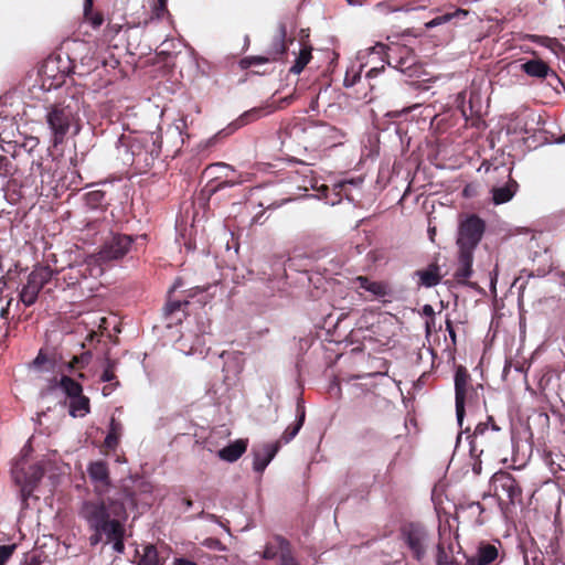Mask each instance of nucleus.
<instances>
[{
	"label": "nucleus",
	"mask_w": 565,
	"mask_h": 565,
	"mask_svg": "<svg viewBox=\"0 0 565 565\" xmlns=\"http://www.w3.org/2000/svg\"><path fill=\"white\" fill-rule=\"evenodd\" d=\"M134 493L128 490H116L111 494H96L85 500L79 509V516L89 529L109 531L127 519V508L135 507Z\"/></svg>",
	"instance_id": "nucleus-1"
},
{
	"label": "nucleus",
	"mask_w": 565,
	"mask_h": 565,
	"mask_svg": "<svg viewBox=\"0 0 565 565\" xmlns=\"http://www.w3.org/2000/svg\"><path fill=\"white\" fill-rule=\"evenodd\" d=\"M84 103L83 93L76 88H67L64 95L45 106V122L54 147L62 145L72 130L75 134L79 131Z\"/></svg>",
	"instance_id": "nucleus-2"
},
{
	"label": "nucleus",
	"mask_w": 565,
	"mask_h": 565,
	"mask_svg": "<svg viewBox=\"0 0 565 565\" xmlns=\"http://www.w3.org/2000/svg\"><path fill=\"white\" fill-rule=\"evenodd\" d=\"M486 232V222L476 214H470L460 220L457 232L456 244L457 269L455 279L462 285L468 284L473 269V254Z\"/></svg>",
	"instance_id": "nucleus-3"
},
{
	"label": "nucleus",
	"mask_w": 565,
	"mask_h": 565,
	"mask_svg": "<svg viewBox=\"0 0 565 565\" xmlns=\"http://www.w3.org/2000/svg\"><path fill=\"white\" fill-rule=\"evenodd\" d=\"M401 546L417 563H424L433 545L428 529L420 522H405L398 529Z\"/></svg>",
	"instance_id": "nucleus-4"
},
{
	"label": "nucleus",
	"mask_w": 565,
	"mask_h": 565,
	"mask_svg": "<svg viewBox=\"0 0 565 565\" xmlns=\"http://www.w3.org/2000/svg\"><path fill=\"white\" fill-rule=\"evenodd\" d=\"M481 399H483V385H473L468 370L458 365L455 372V404L456 416L460 426H462L466 406L478 407Z\"/></svg>",
	"instance_id": "nucleus-5"
},
{
	"label": "nucleus",
	"mask_w": 565,
	"mask_h": 565,
	"mask_svg": "<svg viewBox=\"0 0 565 565\" xmlns=\"http://www.w3.org/2000/svg\"><path fill=\"white\" fill-rule=\"evenodd\" d=\"M127 148L131 154L130 164L140 172L147 171L161 153V136L157 132H150L141 137H135L128 142Z\"/></svg>",
	"instance_id": "nucleus-6"
},
{
	"label": "nucleus",
	"mask_w": 565,
	"mask_h": 565,
	"mask_svg": "<svg viewBox=\"0 0 565 565\" xmlns=\"http://www.w3.org/2000/svg\"><path fill=\"white\" fill-rule=\"evenodd\" d=\"M490 490L497 498L501 510L510 505L521 504L522 488L519 481L508 471L495 472L490 480Z\"/></svg>",
	"instance_id": "nucleus-7"
},
{
	"label": "nucleus",
	"mask_w": 565,
	"mask_h": 565,
	"mask_svg": "<svg viewBox=\"0 0 565 565\" xmlns=\"http://www.w3.org/2000/svg\"><path fill=\"white\" fill-rule=\"evenodd\" d=\"M502 439L501 428L495 424L492 416H488L487 422L479 423L470 441L471 451L479 450L483 454L484 450H492L497 448Z\"/></svg>",
	"instance_id": "nucleus-8"
},
{
	"label": "nucleus",
	"mask_w": 565,
	"mask_h": 565,
	"mask_svg": "<svg viewBox=\"0 0 565 565\" xmlns=\"http://www.w3.org/2000/svg\"><path fill=\"white\" fill-rule=\"evenodd\" d=\"M56 274L50 266H36L29 274L26 284L20 292V300L26 306H32L39 296L40 290L52 280Z\"/></svg>",
	"instance_id": "nucleus-9"
},
{
	"label": "nucleus",
	"mask_w": 565,
	"mask_h": 565,
	"mask_svg": "<svg viewBox=\"0 0 565 565\" xmlns=\"http://www.w3.org/2000/svg\"><path fill=\"white\" fill-rule=\"evenodd\" d=\"M135 238L127 234H114L105 241L96 254L99 263H108L122 259L131 249Z\"/></svg>",
	"instance_id": "nucleus-10"
},
{
	"label": "nucleus",
	"mask_w": 565,
	"mask_h": 565,
	"mask_svg": "<svg viewBox=\"0 0 565 565\" xmlns=\"http://www.w3.org/2000/svg\"><path fill=\"white\" fill-rule=\"evenodd\" d=\"M55 166L54 159L50 154L39 157V164L35 170L40 174V180L35 195L49 198L56 189Z\"/></svg>",
	"instance_id": "nucleus-11"
},
{
	"label": "nucleus",
	"mask_w": 565,
	"mask_h": 565,
	"mask_svg": "<svg viewBox=\"0 0 565 565\" xmlns=\"http://www.w3.org/2000/svg\"><path fill=\"white\" fill-rule=\"evenodd\" d=\"M212 168H221L226 170V172L223 174V177L225 178L223 181H218V179L221 178L220 175L207 182V184L205 185V190L207 191L210 196L225 188H232L244 182L242 173L236 172V170L230 164H226L224 162H217L209 167V169Z\"/></svg>",
	"instance_id": "nucleus-12"
},
{
	"label": "nucleus",
	"mask_w": 565,
	"mask_h": 565,
	"mask_svg": "<svg viewBox=\"0 0 565 565\" xmlns=\"http://www.w3.org/2000/svg\"><path fill=\"white\" fill-rule=\"evenodd\" d=\"M88 477L94 486L96 494H109L108 490L111 486L108 463L104 460L90 462L87 468Z\"/></svg>",
	"instance_id": "nucleus-13"
},
{
	"label": "nucleus",
	"mask_w": 565,
	"mask_h": 565,
	"mask_svg": "<svg viewBox=\"0 0 565 565\" xmlns=\"http://www.w3.org/2000/svg\"><path fill=\"white\" fill-rule=\"evenodd\" d=\"M262 556L264 559H274L279 556V564H282L284 559L292 557L294 553L291 544L287 539L280 535H275L266 543Z\"/></svg>",
	"instance_id": "nucleus-14"
},
{
	"label": "nucleus",
	"mask_w": 565,
	"mask_h": 565,
	"mask_svg": "<svg viewBox=\"0 0 565 565\" xmlns=\"http://www.w3.org/2000/svg\"><path fill=\"white\" fill-rule=\"evenodd\" d=\"M280 448V441L263 444L253 448V469L263 473L269 462L274 459Z\"/></svg>",
	"instance_id": "nucleus-15"
},
{
	"label": "nucleus",
	"mask_w": 565,
	"mask_h": 565,
	"mask_svg": "<svg viewBox=\"0 0 565 565\" xmlns=\"http://www.w3.org/2000/svg\"><path fill=\"white\" fill-rule=\"evenodd\" d=\"M25 161L30 163L29 172L25 173L19 169L18 177H14V183L18 184L21 189L28 190L30 194H35L40 180V174L35 170L39 164V158L34 159L31 153H28Z\"/></svg>",
	"instance_id": "nucleus-16"
},
{
	"label": "nucleus",
	"mask_w": 565,
	"mask_h": 565,
	"mask_svg": "<svg viewBox=\"0 0 565 565\" xmlns=\"http://www.w3.org/2000/svg\"><path fill=\"white\" fill-rule=\"evenodd\" d=\"M520 68L526 75L541 79L546 78L550 74L556 75L555 72L548 66V64L541 58L529 60L521 64Z\"/></svg>",
	"instance_id": "nucleus-17"
},
{
	"label": "nucleus",
	"mask_w": 565,
	"mask_h": 565,
	"mask_svg": "<svg viewBox=\"0 0 565 565\" xmlns=\"http://www.w3.org/2000/svg\"><path fill=\"white\" fill-rule=\"evenodd\" d=\"M498 548L489 543H481L476 556L467 559V565H489L498 557Z\"/></svg>",
	"instance_id": "nucleus-18"
},
{
	"label": "nucleus",
	"mask_w": 565,
	"mask_h": 565,
	"mask_svg": "<svg viewBox=\"0 0 565 565\" xmlns=\"http://www.w3.org/2000/svg\"><path fill=\"white\" fill-rule=\"evenodd\" d=\"M354 284H356L358 288L369 291L374 297H385L390 294V287L386 282L373 281L366 276H358L354 279Z\"/></svg>",
	"instance_id": "nucleus-19"
},
{
	"label": "nucleus",
	"mask_w": 565,
	"mask_h": 565,
	"mask_svg": "<svg viewBox=\"0 0 565 565\" xmlns=\"http://www.w3.org/2000/svg\"><path fill=\"white\" fill-rule=\"evenodd\" d=\"M518 189L519 183L514 179L509 178L504 185L491 190L493 203L499 205L509 202L515 195Z\"/></svg>",
	"instance_id": "nucleus-20"
},
{
	"label": "nucleus",
	"mask_w": 565,
	"mask_h": 565,
	"mask_svg": "<svg viewBox=\"0 0 565 565\" xmlns=\"http://www.w3.org/2000/svg\"><path fill=\"white\" fill-rule=\"evenodd\" d=\"M247 449V440L237 439L218 451L222 460L234 462L238 460Z\"/></svg>",
	"instance_id": "nucleus-21"
},
{
	"label": "nucleus",
	"mask_w": 565,
	"mask_h": 565,
	"mask_svg": "<svg viewBox=\"0 0 565 565\" xmlns=\"http://www.w3.org/2000/svg\"><path fill=\"white\" fill-rule=\"evenodd\" d=\"M415 275L419 277V284L427 288L438 285L441 280L440 268L436 263L430 264L426 269L417 270Z\"/></svg>",
	"instance_id": "nucleus-22"
},
{
	"label": "nucleus",
	"mask_w": 565,
	"mask_h": 565,
	"mask_svg": "<svg viewBox=\"0 0 565 565\" xmlns=\"http://www.w3.org/2000/svg\"><path fill=\"white\" fill-rule=\"evenodd\" d=\"M306 418V412L305 407L300 404L297 405V419L294 424L289 425L282 433L280 439L278 441H282L285 444H288L291 441L299 430L301 429Z\"/></svg>",
	"instance_id": "nucleus-23"
},
{
	"label": "nucleus",
	"mask_w": 565,
	"mask_h": 565,
	"mask_svg": "<svg viewBox=\"0 0 565 565\" xmlns=\"http://www.w3.org/2000/svg\"><path fill=\"white\" fill-rule=\"evenodd\" d=\"M287 52L286 44V26L284 24L279 28L278 35L274 39L268 56L270 62L277 61L280 56L285 55Z\"/></svg>",
	"instance_id": "nucleus-24"
},
{
	"label": "nucleus",
	"mask_w": 565,
	"mask_h": 565,
	"mask_svg": "<svg viewBox=\"0 0 565 565\" xmlns=\"http://www.w3.org/2000/svg\"><path fill=\"white\" fill-rule=\"evenodd\" d=\"M458 509L467 513L471 522L476 525L483 524L482 514L484 512L483 505L478 501H466L459 504Z\"/></svg>",
	"instance_id": "nucleus-25"
},
{
	"label": "nucleus",
	"mask_w": 565,
	"mask_h": 565,
	"mask_svg": "<svg viewBox=\"0 0 565 565\" xmlns=\"http://www.w3.org/2000/svg\"><path fill=\"white\" fill-rule=\"evenodd\" d=\"M89 412H90V402L86 395L82 394L78 397H74V398L70 399L68 414L72 417H84Z\"/></svg>",
	"instance_id": "nucleus-26"
},
{
	"label": "nucleus",
	"mask_w": 565,
	"mask_h": 565,
	"mask_svg": "<svg viewBox=\"0 0 565 565\" xmlns=\"http://www.w3.org/2000/svg\"><path fill=\"white\" fill-rule=\"evenodd\" d=\"M58 387L68 397V399L78 397L83 394L82 384L68 375L61 376Z\"/></svg>",
	"instance_id": "nucleus-27"
},
{
	"label": "nucleus",
	"mask_w": 565,
	"mask_h": 565,
	"mask_svg": "<svg viewBox=\"0 0 565 565\" xmlns=\"http://www.w3.org/2000/svg\"><path fill=\"white\" fill-rule=\"evenodd\" d=\"M166 558L160 556L157 547L152 544L145 546L143 553L137 565H164Z\"/></svg>",
	"instance_id": "nucleus-28"
},
{
	"label": "nucleus",
	"mask_w": 565,
	"mask_h": 565,
	"mask_svg": "<svg viewBox=\"0 0 565 565\" xmlns=\"http://www.w3.org/2000/svg\"><path fill=\"white\" fill-rule=\"evenodd\" d=\"M469 11L465 9H456L454 12H447L445 14L438 15L430 21H428L425 25L427 29H433L435 26L445 24L447 22L452 21L454 19H465L468 17Z\"/></svg>",
	"instance_id": "nucleus-29"
},
{
	"label": "nucleus",
	"mask_w": 565,
	"mask_h": 565,
	"mask_svg": "<svg viewBox=\"0 0 565 565\" xmlns=\"http://www.w3.org/2000/svg\"><path fill=\"white\" fill-rule=\"evenodd\" d=\"M311 51L312 47L310 45L301 44V49L296 57L295 64L290 67L289 72L292 74H300L312 58Z\"/></svg>",
	"instance_id": "nucleus-30"
},
{
	"label": "nucleus",
	"mask_w": 565,
	"mask_h": 565,
	"mask_svg": "<svg viewBox=\"0 0 565 565\" xmlns=\"http://www.w3.org/2000/svg\"><path fill=\"white\" fill-rule=\"evenodd\" d=\"M84 19L94 29L99 28L104 23V15L100 11L94 10L93 0H84Z\"/></svg>",
	"instance_id": "nucleus-31"
},
{
	"label": "nucleus",
	"mask_w": 565,
	"mask_h": 565,
	"mask_svg": "<svg viewBox=\"0 0 565 565\" xmlns=\"http://www.w3.org/2000/svg\"><path fill=\"white\" fill-rule=\"evenodd\" d=\"M109 537L106 543H113V548L117 553H124L125 551V543H124V536H125V527L124 524L120 523L117 526H111L108 531Z\"/></svg>",
	"instance_id": "nucleus-32"
},
{
	"label": "nucleus",
	"mask_w": 565,
	"mask_h": 565,
	"mask_svg": "<svg viewBox=\"0 0 565 565\" xmlns=\"http://www.w3.org/2000/svg\"><path fill=\"white\" fill-rule=\"evenodd\" d=\"M269 111H266V108L264 107H255V108H252L249 110H246L245 113H243L235 121H234V125L237 127V128H241L245 125H248L253 121H256L258 120L259 118H262L265 114H268Z\"/></svg>",
	"instance_id": "nucleus-33"
},
{
	"label": "nucleus",
	"mask_w": 565,
	"mask_h": 565,
	"mask_svg": "<svg viewBox=\"0 0 565 565\" xmlns=\"http://www.w3.org/2000/svg\"><path fill=\"white\" fill-rule=\"evenodd\" d=\"M120 434L121 424L116 422V419L113 417L109 425V431L104 441L105 447L114 450L118 446Z\"/></svg>",
	"instance_id": "nucleus-34"
},
{
	"label": "nucleus",
	"mask_w": 565,
	"mask_h": 565,
	"mask_svg": "<svg viewBox=\"0 0 565 565\" xmlns=\"http://www.w3.org/2000/svg\"><path fill=\"white\" fill-rule=\"evenodd\" d=\"M84 201L89 209L102 207L106 202V192L102 190L89 191L84 195Z\"/></svg>",
	"instance_id": "nucleus-35"
},
{
	"label": "nucleus",
	"mask_w": 565,
	"mask_h": 565,
	"mask_svg": "<svg viewBox=\"0 0 565 565\" xmlns=\"http://www.w3.org/2000/svg\"><path fill=\"white\" fill-rule=\"evenodd\" d=\"M19 169L13 160L0 154V177L1 178H11L14 183V177H18Z\"/></svg>",
	"instance_id": "nucleus-36"
},
{
	"label": "nucleus",
	"mask_w": 565,
	"mask_h": 565,
	"mask_svg": "<svg viewBox=\"0 0 565 565\" xmlns=\"http://www.w3.org/2000/svg\"><path fill=\"white\" fill-rule=\"evenodd\" d=\"M92 359H93V354L90 351H85V352L81 353L79 355H74L67 364V370L68 371L83 370L90 363Z\"/></svg>",
	"instance_id": "nucleus-37"
},
{
	"label": "nucleus",
	"mask_w": 565,
	"mask_h": 565,
	"mask_svg": "<svg viewBox=\"0 0 565 565\" xmlns=\"http://www.w3.org/2000/svg\"><path fill=\"white\" fill-rule=\"evenodd\" d=\"M116 364L117 362L115 360H111L109 358L106 359L105 367L100 375L102 382L114 383L116 381H119L115 373Z\"/></svg>",
	"instance_id": "nucleus-38"
},
{
	"label": "nucleus",
	"mask_w": 565,
	"mask_h": 565,
	"mask_svg": "<svg viewBox=\"0 0 565 565\" xmlns=\"http://www.w3.org/2000/svg\"><path fill=\"white\" fill-rule=\"evenodd\" d=\"M391 47L383 44V43H376L371 49V54H376L382 61H385L387 65H392L391 61V54H390Z\"/></svg>",
	"instance_id": "nucleus-39"
},
{
	"label": "nucleus",
	"mask_w": 565,
	"mask_h": 565,
	"mask_svg": "<svg viewBox=\"0 0 565 565\" xmlns=\"http://www.w3.org/2000/svg\"><path fill=\"white\" fill-rule=\"evenodd\" d=\"M189 305V301L188 300H172V299H169L166 307H164V310H166V315L167 316H172L174 315L175 312L178 311H181L183 310L186 306Z\"/></svg>",
	"instance_id": "nucleus-40"
},
{
	"label": "nucleus",
	"mask_w": 565,
	"mask_h": 565,
	"mask_svg": "<svg viewBox=\"0 0 565 565\" xmlns=\"http://www.w3.org/2000/svg\"><path fill=\"white\" fill-rule=\"evenodd\" d=\"M269 62H270V58L265 57V56H246L239 61V67L242 70H247V68L252 67L253 65L264 64V63H269Z\"/></svg>",
	"instance_id": "nucleus-41"
},
{
	"label": "nucleus",
	"mask_w": 565,
	"mask_h": 565,
	"mask_svg": "<svg viewBox=\"0 0 565 565\" xmlns=\"http://www.w3.org/2000/svg\"><path fill=\"white\" fill-rule=\"evenodd\" d=\"M436 562L437 565H455L441 542L437 544Z\"/></svg>",
	"instance_id": "nucleus-42"
},
{
	"label": "nucleus",
	"mask_w": 565,
	"mask_h": 565,
	"mask_svg": "<svg viewBox=\"0 0 565 565\" xmlns=\"http://www.w3.org/2000/svg\"><path fill=\"white\" fill-rule=\"evenodd\" d=\"M548 458L550 470L553 475H556L559 471H565V456L556 455L558 461H555L551 456Z\"/></svg>",
	"instance_id": "nucleus-43"
},
{
	"label": "nucleus",
	"mask_w": 565,
	"mask_h": 565,
	"mask_svg": "<svg viewBox=\"0 0 565 565\" xmlns=\"http://www.w3.org/2000/svg\"><path fill=\"white\" fill-rule=\"evenodd\" d=\"M15 544L0 546V565H4L15 551Z\"/></svg>",
	"instance_id": "nucleus-44"
},
{
	"label": "nucleus",
	"mask_w": 565,
	"mask_h": 565,
	"mask_svg": "<svg viewBox=\"0 0 565 565\" xmlns=\"http://www.w3.org/2000/svg\"><path fill=\"white\" fill-rule=\"evenodd\" d=\"M94 533L89 536V543L92 546L97 545L102 540L103 536H106V541H108L109 533L108 531H103L99 529H90Z\"/></svg>",
	"instance_id": "nucleus-45"
},
{
	"label": "nucleus",
	"mask_w": 565,
	"mask_h": 565,
	"mask_svg": "<svg viewBox=\"0 0 565 565\" xmlns=\"http://www.w3.org/2000/svg\"><path fill=\"white\" fill-rule=\"evenodd\" d=\"M47 362H49V358H47L46 353L44 352V350L41 349L39 351L38 355L35 356V359L32 361V365H33V367L41 370L43 367V365L46 364Z\"/></svg>",
	"instance_id": "nucleus-46"
},
{
	"label": "nucleus",
	"mask_w": 565,
	"mask_h": 565,
	"mask_svg": "<svg viewBox=\"0 0 565 565\" xmlns=\"http://www.w3.org/2000/svg\"><path fill=\"white\" fill-rule=\"evenodd\" d=\"M361 79L360 72H347L343 84L345 87L354 86Z\"/></svg>",
	"instance_id": "nucleus-47"
},
{
	"label": "nucleus",
	"mask_w": 565,
	"mask_h": 565,
	"mask_svg": "<svg viewBox=\"0 0 565 565\" xmlns=\"http://www.w3.org/2000/svg\"><path fill=\"white\" fill-rule=\"evenodd\" d=\"M167 2L168 0H157L153 11L157 19H161L166 13H168Z\"/></svg>",
	"instance_id": "nucleus-48"
},
{
	"label": "nucleus",
	"mask_w": 565,
	"mask_h": 565,
	"mask_svg": "<svg viewBox=\"0 0 565 565\" xmlns=\"http://www.w3.org/2000/svg\"><path fill=\"white\" fill-rule=\"evenodd\" d=\"M204 545L212 550L225 551V546L218 539H213V537L206 539L204 541Z\"/></svg>",
	"instance_id": "nucleus-49"
},
{
	"label": "nucleus",
	"mask_w": 565,
	"mask_h": 565,
	"mask_svg": "<svg viewBox=\"0 0 565 565\" xmlns=\"http://www.w3.org/2000/svg\"><path fill=\"white\" fill-rule=\"evenodd\" d=\"M329 129V126L326 124H315L308 127L305 131L310 136H316L320 130L326 131Z\"/></svg>",
	"instance_id": "nucleus-50"
},
{
	"label": "nucleus",
	"mask_w": 565,
	"mask_h": 565,
	"mask_svg": "<svg viewBox=\"0 0 565 565\" xmlns=\"http://www.w3.org/2000/svg\"><path fill=\"white\" fill-rule=\"evenodd\" d=\"M535 38V41L539 42L541 45H544L546 47H553L554 45L557 44V40L556 39H551V38H547V36H534Z\"/></svg>",
	"instance_id": "nucleus-51"
},
{
	"label": "nucleus",
	"mask_w": 565,
	"mask_h": 565,
	"mask_svg": "<svg viewBox=\"0 0 565 565\" xmlns=\"http://www.w3.org/2000/svg\"><path fill=\"white\" fill-rule=\"evenodd\" d=\"M120 386V382L119 381H116L114 383H108L106 384L102 392H103V395L104 396H108L110 395L116 388H118Z\"/></svg>",
	"instance_id": "nucleus-52"
},
{
	"label": "nucleus",
	"mask_w": 565,
	"mask_h": 565,
	"mask_svg": "<svg viewBox=\"0 0 565 565\" xmlns=\"http://www.w3.org/2000/svg\"><path fill=\"white\" fill-rule=\"evenodd\" d=\"M446 330L448 331L451 342L455 345L456 344V331H455L452 321L450 319H446Z\"/></svg>",
	"instance_id": "nucleus-53"
},
{
	"label": "nucleus",
	"mask_w": 565,
	"mask_h": 565,
	"mask_svg": "<svg viewBox=\"0 0 565 565\" xmlns=\"http://www.w3.org/2000/svg\"><path fill=\"white\" fill-rule=\"evenodd\" d=\"M288 200H281L280 202H273L267 205L265 203H259V206L265 207L267 210H274L280 207L284 203H286Z\"/></svg>",
	"instance_id": "nucleus-54"
},
{
	"label": "nucleus",
	"mask_w": 565,
	"mask_h": 565,
	"mask_svg": "<svg viewBox=\"0 0 565 565\" xmlns=\"http://www.w3.org/2000/svg\"><path fill=\"white\" fill-rule=\"evenodd\" d=\"M382 71H384V65H382L381 67H372L367 71L366 77L367 78L376 77Z\"/></svg>",
	"instance_id": "nucleus-55"
},
{
	"label": "nucleus",
	"mask_w": 565,
	"mask_h": 565,
	"mask_svg": "<svg viewBox=\"0 0 565 565\" xmlns=\"http://www.w3.org/2000/svg\"><path fill=\"white\" fill-rule=\"evenodd\" d=\"M11 301H12V299H10L7 302V306L2 307L1 310H0V318L3 319V320H8V318H9Z\"/></svg>",
	"instance_id": "nucleus-56"
},
{
	"label": "nucleus",
	"mask_w": 565,
	"mask_h": 565,
	"mask_svg": "<svg viewBox=\"0 0 565 565\" xmlns=\"http://www.w3.org/2000/svg\"><path fill=\"white\" fill-rule=\"evenodd\" d=\"M20 565H41V562L38 557L32 556L29 558H25L24 562H22Z\"/></svg>",
	"instance_id": "nucleus-57"
},
{
	"label": "nucleus",
	"mask_w": 565,
	"mask_h": 565,
	"mask_svg": "<svg viewBox=\"0 0 565 565\" xmlns=\"http://www.w3.org/2000/svg\"><path fill=\"white\" fill-rule=\"evenodd\" d=\"M423 312H424V315H426V316H428L430 318H434L435 311H434V308L430 305H425L424 308H423Z\"/></svg>",
	"instance_id": "nucleus-58"
},
{
	"label": "nucleus",
	"mask_w": 565,
	"mask_h": 565,
	"mask_svg": "<svg viewBox=\"0 0 565 565\" xmlns=\"http://www.w3.org/2000/svg\"><path fill=\"white\" fill-rule=\"evenodd\" d=\"M278 565H301L297 558L295 556L290 557V558H285L284 559V563L282 564H278Z\"/></svg>",
	"instance_id": "nucleus-59"
},
{
	"label": "nucleus",
	"mask_w": 565,
	"mask_h": 565,
	"mask_svg": "<svg viewBox=\"0 0 565 565\" xmlns=\"http://www.w3.org/2000/svg\"><path fill=\"white\" fill-rule=\"evenodd\" d=\"M175 565H196V563L185 559V558H178L175 561Z\"/></svg>",
	"instance_id": "nucleus-60"
},
{
	"label": "nucleus",
	"mask_w": 565,
	"mask_h": 565,
	"mask_svg": "<svg viewBox=\"0 0 565 565\" xmlns=\"http://www.w3.org/2000/svg\"><path fill=\"white\" fill-rule=\"evenodd\" d=\"M88 266H89V264L82 265L81 267H78V268L76 269V271H77L81 276L86 277V271L88 270Z\"/></svg>",
	"instance_id": "nucleus-61"
},
{
	"label": "nucleus",
	"mask_w": 565,
	"mask_h": 565,
	"mask_svg": "<svg viewBox=\"0 0 565 565\" xmlns=\"http://www.w3.org/2000/svg\"><path fill=\"white\" fill-rule=\"evenodd\" d=\"M435 326V318H430V320L426 321V331L430 333L431 328Z\"/></svg>",
	"instance_id": "nucleus-62"
},
{
	"label": "nucleus",
	"mask_w": 565,
	"mask_h": 565,
	"mask_svg": "<svg viewBox=\"0 0 565 565\" xmlns=\"http://www.w3.org/2000/svg\"><path fill=\"white\" fill-rule=\"evenodd\" d=\"M407 60L404 58V57H401L398 63L394 66L395 68H398L401 71H403L405 64H406Z\"/></svg>",
	"instance_id": "nucleus-63"
},
{
	"label": "nucleus",
	"mask_w": 565,
	"mask_h": 565,
	"mask_svg": "<svg viewBox=\"0 0 565 565\" xmlns=\"http://www.w3.org/2000/svg\"><path fill=\"white\" fill-rule=\"evenodd\" d=\"M350 6H362L363 0H345Z\"/></svg>",
	"instance_id": "nucleus-64"
}]
</instances>
